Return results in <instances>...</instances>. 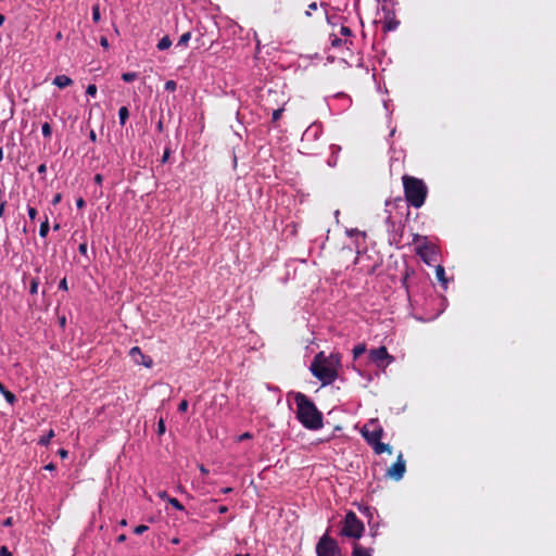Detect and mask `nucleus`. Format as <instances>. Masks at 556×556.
<instances>
[{
    "label": "nucleus",
    "mask_w": 556,
    "mask_h": 556,
    "mask_svg": "<svg viewBox=\"0 0 556 556\" xmlns=\"http://www.w3.org/2000/svg\"><path fill=\"white\" fill-rule=\"evenodd\" d=\"M341 367L340 353H330L326 355L324 351L317 353L309 366L312 375L318 379L323 386L331 384L338 378V371Z\"/></svg>",
    "instance_id": "nucleus-1"
},
{
    "label": "nucleus",
    "mask_w": 556,
    "mask_h": 556,
    "mask_svg": "<svg viewBox=\"0 0 556 556\" xmlns=\"http://www.w3.org/2000/svg\"><path fill=\"white\" fill-rule=\"evenodd\" d=\"M294 401L296 404V418L302 426L308 430L321 429L324 426V417L315 403L301 392L295 394Z\"/></svg>",
    "instance_id": "nucleus-2"
},
{
    "label": "nucleus",
    "mask_w": 556,
    "mask_h": 556,
    "mask_svg": "<svg viewBox=\"0 0 556 556\" xmlns=\"http://www.w3.org/2000/svg\"><path fill=\"white\" fill-rule=\"evenodd\" d=\"M403 191L408 205L420 208L428 197V187L426 182L410 175H403Z\"/></svg>",
    "instance_id": "nucleus-3"
},
{
    "label": "nucleus",
    "mask_w": 556,
    "mask_h": 556,
    "mask_svg": "<svg viewBox=\"0 0 556 556\" xmlns=\"http://www.w3.org/2000/svg\"><path fill=\"white\" fill-rule=\"evenodd\" d=\"M364 532V523L354 511H349L345 515L343 527L341 529V535L359 539Z\"/></svg>",
    "instance_id": "nucleus-4"
},
{
    "label": "nucleus",
    "mask_w": 556,
    "mask_h": 556,
    "mask_svg": "<svg viewBox=\"0 0 556 556\" xmlns=\"http://www.w3.org/2000/svg\"><path fill=\"white\" fill-rule=\"evenodd\" d=\"M315 551L317 556H342L338 542L333 538L329 536L328 533H325L319 539Z\"/></svg>",
    "instance_id": "nucleus-5"
},
{
    "label": "nucleus",
    "mask_w": 556,
    "mask_h": 556,
    "mask_svg": "<svg viewBox=\"0 0 556 556\" xmlns=\"http://www.w3.org/2000/svg\"><path fill=\"white\" fill-rule=\"evenodd\" d=\"M362 435L364 437L366 442L371 446L381 440L383 435V429L381 426L377 424L376 420L371 419L368 424L364 425L362 429Z\"/></svg>",
    "instance_id": "nucleus-6"
},
{
    "label": "nucleus",
    "mask_w": 556,
    "mask_h": 556,
    "mask_svg": "<svg viewBox=\"0 0 556 556\" xmlns=\"http://www.w3.org/2000/svg\"><path fill=\"white\" fill-rule=\"evenodd\" d=\"M369 359L375 363L378 367H386L394 361L386 346H379L369 351Z\"/></svg>",
    "instance_id": "nucleus-7"
},
{
    "label": "nucleus",
    "mask_w": 556,
    "mask_h": 556,
    "mask_svg": "<svg viewBox=\"0 0 556 556\" xmlns=\"http://www.w3.org/2000/svg\"><path fill=\"white\" fill-rule=\"evenodd\" d=\"M406 472V463L403 454L400 453L396 462L387 470L386 476L394 481H400Z\"/></svg>",
    "instance_id": "nucleus-8"
},
{
    "label": "nucleus",
    "mask_w": 556,
    "mask_h": 556,
    "mask_svg": "<svg viewBox=\"0 0 556 556\" xmlns=\"http://www.w3.org/2000/svg\"><path fill=\"white\" fill-rule=\"evenodd\" d=\"M264 101L265 109L269 110L278 105L285 106L288 102V99L286 98L283 91L269 89Z\"/></svg>",
    "instance_id": "nucleus-9"
},
{
    "label": "nucleus",
    "mask_w": 556,
    "mask_h": 556,
    "mask_svg": "<svg viewBox=\"0 0 556 556\" xmlns=\"http://www.w3.org/2000/svg\"><path fill=\"white\" fill-rule=\"evenodd\" d=\"M129 356L137 365H142L147 368H151L153 366L152 358L148 355H144L139 346L131 348L129 351Z\"/></svg>",
    "instance_id": "nucleus-10"
},
{
    "label": "nucleus",
    "mask_w": 556,
    "mask_h": 556,
    "mask_svg": "<svg viewBox=\"0 0 556 556\" xmlns=\"http://www.w3.org/2000/svg\"><path fill=\"white\" fill-rule=\"evenodd\" d=\"M53 84L56 87L63 89V88L71 86L73 84V80L66 75H58L54 77Z\"/></svg>",
    "instance_id": "nucleus-11"
},
{
    "label": "nucleus",
    "mask_w": 556,
    "mask_h": 556,
    "mask_svg": "<svg viewBox=\"0 0 556 556\" xmlns=\"http://www.w3.org/2000/svg\"><path fill=\"white\" fill-rule=\"evenodd\" d=\"M374 452L378 455L382 453L392 454V447L389 444L382 443L381 441L371 445Z\"/></svg>",
    "instance_id": "nucleus-12"
},
{
    "label": "nucleus",
    "mask_w": 556,
    "mask_h": 556,
    "mask_svg": "<svg viewBox=\"0 0 556 556\" xmlns=\"http://www.w3.org/2000/svg\"><path fill=\"white\" fill-rule=\"evenodd\" d=\"M352 556H371L370 551L361 546L359 544H354Z\"/></svg>",
    "instance_id": "nucleus-13"
},
{
    "label": "nucleus",
    "mask_w": 556,
    "mask_h": 556,
    "mask_svg": "<svg viewBox=\"0 0 556 556\" xmlns=\"http://www.w3.org/2000/svg\"><path fill=\"white\" fill-rule=\"evenodd\" d=\"M161 497L166 498L168 504H170L174 508L178 510H185L184 505L177 498L168 497L165 492L161 494Z\"/></svg>",
    "instance_id": "nucleus-14"
},
{
    "label": "nucleus",
    "mask_w": 556,
    "mask_h": 556,
    "mask_svg": "<svg viewBox=\"0 0 556 556\" xmlns=\"http://www.w3.org/2000/svg\"><path fill=\"white\" fill-rule=\"evenodd\" d=\"M54 435H55L54 430L50 429L46 435H42L38 440V444L42 445V446H47L50 443L51 439L54 438Z\"/></svg>",
    "instance_id": "nucleus-15"
},
{
    "label": "nucleus",
    "mask_w": 556,
    "mask_h": 556,
    "mask_svg": "<svg viewBox=\"0 0 556 556\" xmlns=\"http://www.w3.org/2000/svg\"><path fill=\"white\" fill-rule=\"evenodd\" d=\"M118 117L121 126H124L129 117V111L127 106H122L118 110Z\"/></svg>",
    "instance_id": "nucleus-16"
},
{
    "label": "nucleus",
    "mask_w": 556,
    "mask_h": 556,
    "mask_svg": "<svg viewBox=\"0 0 556 556\" xmlns=\"http://www.w3.org/2000/svg\"><path fill=\"white\" fill-rule=\"evenodd\" d=\"M270 110L273 111L271 123L276 124L280 119L285 111V106L278 105L277 108H273Z\"/></svg>",
    "instance_id": "nucleus-17"
},
{
    "label": "nucleus",
    "mask_w": 556,
    "mask_h": 556,
    "mask_svg": "<svg viewBox=\"0 0 556 556\" xmlns=\"http://www.w3.org/2000/svg\"><path fill=\"white\" fill-rule=\"evenodd\" d=\"M170 46H172V40H170L169 36H164L157 42V49L161 51L168 49Z\"/></svg>",
    "instance_id": "nucleus-18"
},
{
    "label": "nucleus",
    "mask_w": 556,
    "mask_h": 556,
    "mask_svg": "<svg viewBox=\"0 0 556 556\" xmlns=\"http://www.w3.org/2000/svg\"><path fill=\"white\" fill-rule=\"evenodd\" d=\"M190 38H191L190 31L182 34L177 42V47L186 48L188 46Z\"/></svg>",
    "instance_id": "nucleus-19"
},
{
    "label": "nucleus",
    "mask_w": 556,
    "mask_h": 556,
    "mask_svg": "<svg viewBox=\"0 0 556 556\" xmlns=\"http://www.w3.org/2000/svg\"><path fill=\"white\" fill-rule=\"evenodd\" d=\"M366 352V345L364 343L357 344L353 349V357L356 359Z\"/></svg>",
    "instance_id": "nucleus-20"
},
{
    "label": "nucleus",
    "mask_w": 556,
    "mask_h": 556,
    "mask_svg": "<svg viewBox=\"0 0 556 556\" xmlns=\"http://www.w3.org/2000/svg\"><path fill=\"white\" fill-rule=\"evenodd\" d=\"M400 22L399 21H395V20H389L387 21L384 24H383V30L384 31H391V30H394L396 29V27L399 26Z\"/></svg>",
    "instance_id": "nucleus-21"
},
{
    "label": "nucleus",
    "mask_w": 556,
    "mask_h": 556,
    "mask_svg": "<svg viewBox=\"0 0 556 556\" xmlns=\"http://www.w3.org/2000/svg\"><path fill=\"white\" fill-rule=\"evenodd\" d=\"M49 229H50L49 222H48V218L46 217L45 222H42L40 225L39 236L41 238H46L48 236Z\"/></svg>",
    "instance_id": "nucleus-22"
},
{
    "label": "nucleus",
    "mask_w": 556,
    "mask_h": 556,
    "mask_svg": "<svg viewBox=\"0 0 556 556\" xmlns=\"http://www.w3.org/2000/svg\"><path fill=\"white\" fill-rule=\"evenodd\" d=\"M137 78H138V73H136V72H128V73H124L122 75V79L125 83H131V81H134Z\"/></svg>",
    "instance_id": "nucleus-23"
},
{
    "label": "nucleus",
    "mask_w": 556,
    "mask_h": 556,
    "mask_svg": "<svg viewBox=\"0 0 556 556\" xmlns=\"http://www.w3.org/2000/svg\"><path fill=\"white\" fill-rule=\"evenodd\" d=\"M2 395L4 396L5 401H7L9 404H11V405H13V404L16 402V396H15V394H13V393H12L11 391H9V390H5V391L2 393Z\"/></svg>",
    "instance_id": "nucleus-24"
},
{
    "label": "nucleus",
    "mask_w": 556,
    "mask_h": 556,
    "mask_svg": "<svg viewBox=\"0 0 556 556\" xmlns=\"http://www.w3.org/2000/svg\"><path fill=\"white\" fill-rule=\"evenodd\" d=\"M100 20H101L100 7H99V4H94L92 7V21L94 23H99Z\"/></svg>",
    "instance_id": "nucleus-25"
},
{
    "label": "nucleus",
    "mask_w": 556,
    "mask_h": 556,
    "mask_svg": "<svg viewBox=\"0 0 556 556\" xmlns=\"http://www.w3.org/2000/svg\"><path fill=\"white\" fill-rule=\"evenodd\" d=\"M435 275H437V278L440 280V281H443V282H446V279H445V270L442 266H437L435 268Z\"/></svg>",
    "instance_id": "nucleus-26"
},
{
    "label": "nucleus",
    "mask_w": 556,
    "mask_h": 556,
    "mask_svg": "<svg viewBox=\"0 0 556 556\" xmlns=\"http://www.w3.org/2000/svg\"><path fill=\"white\" fill-rule=\"evenodd\" d=\"M38 286H39V280L38 278H33L31 281H30V286H29V292L30 294H37L38 292Z\"/></svg>",
    "instance_id": "nucleus-27"
},
{
    "label": "nucleus",
    "mask_w": 556,
    "mask_h": 556,
    "mask_svg": "<svg viewBox=\"0 0 556 556\" xmlns=\"http://www.w3.org/2000/svg\"><path fill=\"white\" fill-rule=\"evenodd\" d=\"M43 137L49 138L52 134V128L49 123H45L41 127Z\"/></svg>",
    "instance_id": "nucleus-28"
},
{
    "label": "nucleus",
    "mask_w": 556,
    "mask_h": 556,
    "mask_svg": "<svg viewBox=\"0 0 556 556\" xmlns=\"http://www.w3.org/2000/svg\"><path fill=\"white\" fill-rule=\"evenodd\" d=\"M416 250H417V254H418L421 258L426 260L427 250H428L427 245H426V244H425V245H419V247H417V249H416Z\"/></svg>",
    "instance_id": "nucleus-29"
},
{
    "label": "nucleus",
    "mask_w": 556,
    "mask_h": 556,
    "mask_svg": "<svg viewBox=\"0 0 556 556\" xmlns=\"http://www.w3.org/2000/svg\"><path fill=\"white\" fill-rule=\"evenodd\" d=\"M176 88H177V84H176V81H174V80H167V81L165 83V90H167V91H172V92H173V91H175V90H176Z\"/></svg>",
    "instance_id": "nucleus-30"
},
{
    "label": "nucleus",
    "mask_w": 556,
    "mask_h": 556,
    "mask_svg": "<svg viewBox=\"0 0 556 556\" xmlns=\"http://www.w3.org/2000/svg\"><path fill=\"white\" fill-rule=\"evenodd\" d=\"M165 421L163 418H161L157 422V434L162 435L165 433Z\"/></svg>",
    "instance_id": "nucleus-31"
},
{
    "label": "nucleus",
    "mask_w": 556,
    "mask_h": 556,
    "mask_svg": "<svg viewBox=\"0 0 556 556\" xmlns=\"http://www.w3.org/2000/svg\"><path fill=\"white\" fill-rule=\"evenodd\" d=\"M148 529H149V527H148V526H146V525H139V526L135 527L134 532H135L136 534L140 535V534L144 533L146 531H148Z\"/></svg>",
    "instance_id": "nucleus-32"
},
{
    "label": "nucleus",
    "mask_w": 556,
    "mask_h": 556,
    "mask_svg": "<svg viewBox=\"0 0 556 556\" xmlns=\"http://www.w3.org/2000/svg\"><path fill=\"white\" fill-rule=\"evenodd\" d=\"M340 34H341L342 36H344V37H351L353 33H352V30H351V28H350V27H348V26H341V28H340Z\"/></svg>",
    "instance_id": "nucleus-33"
},
{
    "label": "nucleus",
    "mask_w": 556,
    "mask_h": 556,
    "mask_svg": "<svg viewBox=\"0 0 556 556\" xmlns=\"http://www.w3.org/2000/svg\"><path fill=\"white\" fill-rule=\"evenodd\" d=\"M86 93L90 97H94L97 94V86L96 85H89L86 89Z\"/></svg>",
    "instance_id": "nucleus-34"
},
{
    "label": "nucleus",
    "mask_w": 556,
    "mask_h": 556,
    "mask_svg": "<svg viewBox=\"0 0 556 556\" xmlns=\"http://www.w3.org/2000/svg\"><path fill=\"white\" fill-rule=\"evenodd\" d=\"M188 407H189V404H188V401L187 400H182L179 405H178V410L180 413H185L188 410Z\"/></svg>",
    "instance_id": "nucleus-35"
},
{
    "label": "nucleus",
    "mask_w": 556,
    "mask_h": 556,
    "mask_svg": "<svg viewBox=\"0 0 556 556\" xmlns=\"http://www.w3.org/2000/svg\"><path fill=\"white\" fill-rule=\"evenodd\" d=\"M28 217L34 220L38 214L37 210L33 206H28L27 208Z\"/></svg>",
    "instance_id": "nucleus-36"
},
{
    "label": "nucleus",
    "mask_w": 556,
    "mask_h": 556,
    "mask_svg": "<svg viewBox=\"0 0 556 556\" xmlns=\"http://www.w3.org/2000/svg\"><path fill=\"white\" fill-rule=\"evenodd\" d=\"M316 10H317V3L316 2H312L311 4H308V9L305 12L306 16H311L312 15V11H316Z\"/></svg>",
    "instance_id": "nucleus-37"
},
{
    "label": "nucleus",
    "mask_w": 556,
    "mask_h": 556,
    "mask_svg": "<svg viewBox=\"0 0 556 556\" xmlns=\"http://www.w3.org/2000/svg\"><path fill=\"white\" fill-rule=\"evenodd\" d=\"M78 251L81 255L87 256V242L86 241L79 244Z\"/></svg>",
    "instance_id": "nucleus-38"
},
{
    "label": "nucleus",
    "mask_w": 556,
    "mask_h": 556,
    "mask_svg": "<svg viewBox=\"0 0 556 556\" xmlns=\"http://www.w3.org/2000/svg\"><path fill=\"white\" fill-rule=\"evenodd\" d=\"M59 289L60 290H63V291H67L68 290V285H67V280L66 278H63L60 283H59Z\"/></svg>",
    "instance_id": "nucleus-39"
},
{
    "label": "nucleus",
    "mask_w": 556,
    "mask_h": 556,
    "mask_svg": "<svg viewBox=\"0 0 556 556\" xmlns=\"http://www.w3.org/2000/svg\"><path fill=\"white\" fill-rule=\"evenodd\" d=\"M169 155H170V149L166 148L164 153H163L161 162L162 163H166L168 161Z\"/></svg>",
    "instance_id": "nucleus-40"
},
{
    "label": "nucleus",
    "mask_w": 556,
    "mask_h": 556,
    "mask_svg": "<svg viewBox=\"0 0 556 556\" xmlns=\"http://www.w3.org/2000/svg\"><path fill=\"white\" fill-rule=\"evenodd\" d=\"M0 556H12V553L9 551L7 546H1Z\"/></svg>",
    "instance_id": "nucleus-41"
},
{
    "label": "nucleus",
    "mask_w": 556,
    "mask_h": 556,
    "mask_svg": "<svg viewBox=\"0 0 556 556\" xmlns=\"http://www.w3.org/2000/svg\"><path fill=\"white\" fill-rule=\"evenodd\" d=\"M342 43H343L342 39H340L338 37H334L331 40V46L334 47V48L342 46Z\"/></svg>",
    "instance_id": "nucleus-42"
},
{
    "label": "nucleus",
    "mask_w": 556,
    "mask_h": 556,
    "mask_svg": "<svg viewBox=\"0 0 556 556\" xmlns=\"http://www.w3.org/2000/svg\"><path fill=\"white\" fill-rule=\"evenodd\" d=\"M100 45L101 47H103L104 49H109V40L105 36H102L100 38Z\"/></svg>",
    "instance_id": "nucleus-43"
},
{
    "label": "nucleus",
    "mask_w": 556,
    "mask_h": 556,
    "mask_svg": "<svg viewBox=\"0 0 556 556\" xmlns=\"http://www.w3.org/2000/svg\"><path fill=\"white\" fill-rule=\"evenodd\" d=\"M62 200V194L61 193H56L53 199H52V204L53 205H58Z\"/></svg>",
    "instance_id": "nucleus-44"
},
{
    "label": "nucleus",
    "mask_w": 556,
    "mask_h": 556,
    "mask_svg": "<svg viewBox=\"0 0 556 556\" xmlns=\"http://www.w3.org/2000/svg\"><path fill=\"white\" fill-rule=\"evenodd\" d=\"M76 206H77V208H84L86 206L85 200L83 198H78L76 200Z\"/></svg>",
    "instance_id": "nucleus-45"
},
{
    "label": "nucleus",
    "mask_w": 556,
    "mask_h": 556,
    "mask_svg": "<svg viewBox=\"0 0 556 556\" xmlns=\"http://www.w3.org/2000/svg\"><path fill=\"white\" fill-rule=\"evenodd\" d=\"M93 180L97 185H102L103 182V176L101 174H96L93 177Z\"/></svg>",
    "instance_id": "nucleus-46"
},
{
    "label": "nucleus",
    "mask_w": 556,
    "mask_h": 556,
    "mask_svg": "<svg viewBox=\"0 0 556 556\" xmlns=\"http://www.w3.org/2000/svg\"><path fill=\"white\" fill-rule=\"evenodd\" d=\"M252 438V434L250 432H244L242 433L240 437H239V441H243V440H248V439H251Z\"/></svg>",
    "instance_id": "nucleus-47"
},
{
    "label": "nucleus",
    "mask_w": 556,
    "mask_h": 556,
    "mask_svg": "<svg viewBox=\"0 0 556 556\" xmlns=\"http://www.w3.org/2000/svg\"><path fill=\"white\" fill-rule=\"evenodd\" d=\"M5 206H7L5 201L0 202V218L3 216V214L5 212Z\"/></svg>",
    "instance_id": "nucleus-48"
},
{
    "label": "nucleus",
    "mask_w": 556,
    "mask_h": 556,
    "mask_svg": "<svg viewBox=\"0 0 556 556\" xmlns=\"http://www.w3.org/2000/svg\"><path fill=\"white\" fill-rule=\"evenodd\" d=\"M37 170H38V173H39V174H46V172H47V166H46V164H40V165L38 166Z\"/></svg>",
    "instance_id": "nucleus-49"
},
{
    "label": "nucleus",
    "mask_w": 556,
    "mask_h": 556,
    "mask_svg": "<svg viewBox=\"0 0 556 556\" xmlns=\"http://www.w3.org/2000/svg\"><path fill=\"white\" fill-rule=\"evenodd\" d=\"M58 454L62 457V458H66L67 455H68V452L64 448H61L58 451Z\"/></svg>",
    "instance_id": "nucleus-50"
},
{
    "label": "nucleus",
    "mask_w": 556,
    "mask_h": 556,
    "mask_svg": "<svg viewBox=\"0 0 556 556\" xmlns=\"http://www.w3.org/2000/svg\"><path fill=\"white\" fill-rule=\"evenodd\" d=\"M55 468L56 466L53 463H49L48 465L45 466V469L49 471H53L55 470Z\"/></svg>",
    "instance_id": "nucleus-51"
},
{
    "label": "nucleus",
    "mask_w": 556,
    "mask_h": 556,
    "mask_svg": "<svg viewBox=\"0 0 556 556\" xmlns=\"http://www.w3.org/2000/svg\"><path fill=\"white\" fill-rule=\"evenodd\" d=\"M89 138H90V140H91V141H93V142H94V141H97V134H96V131H94V130H90V132H89Z\"/></svg>",
    "instance_id": "nucleus-52"
},
{
    "label": "nucleus",
    "mask_w": 556,
    "mask_h": 556,
    "mask_svg": "<svg viewBox=\"0 0 556 556\" xmlns=\"http://www.w3.org/2000/svg\"><path fill=\"white\" fill-rule=\"evenodd\" d=\"M227 511H228V507L227 506L222 505V506L218 507V513L219 514H225Z\"/></svg>",
    "instance_id": "nucleus-53"
},
{
    "label": "nucleus",
    "mask_w": 556,
    "mask_h": 556,
    "mask_svg": "<svg viewBox=\"0 0 556 556\" xmlns=\"http://www.w3.org/2000/svg\"><path fill=\"white\" fill-rule=\"evenodd\" d=\"M231 491H232V488H229V486L224 488V489H222V490H220V492H222L223 494H228V493H230Z\"/></svg>",
    "instance_id": "nucleus-54"
},
{
    "label": "nucleus",
    "mask_w": 556,
    "mask_h": 556,
    "mask_svg": "<svg viewBox=\"0 0 556 556\" xmlns=\"http://www.w3.org/2000/svg\"><path fill=\"white\" fill-rule=\"evenodd\" d=\"M116 540H117L118 543H122V542H124L126 540V535L125 534H121V535L117 536Z\"/></svg>",
    "instance_id": "nucleus-55"
},
{
    "label": "nucleus",
    "mask_w": 556,
    "mask_h": 556,
    "mask_svg": "<svg viewBox=\"0 0 556 556\" xmlns=\"http://www.w3.org/2000/svg\"><path fill=\"white\" fill-rule=\"evenodd\" d=\"M12 525V519L11 518H7L4 521H3V526H11Z\"/></svg>",
    "instance_id": "nucleus-56"
},
{
    "label": "nucleus",
    "mask_w": 556,
    "mask_h": 556,
    "mask_svg": "<svg viewBox=\"0 0 556 556\" xmlns=\"http://www.w3.org/2000/svg\"><path fill=\"white\" fill-rule=\"evenodd\" d=\"M156 128L159 131H163V122L162 121H159Z\"/></svg>",
    "instance_id": "nucleus-57"
},
{
    "label": "nucleus",
    "mask_w": 556,
    "mask_h": 556,
    "mask_svg": "<svg viewBox=\"0 0 556 556\" xmlns=\"http://www.w3.org/2000/svg\"><path fill=\"white\" fill-rule=\"evenodd\" d=\"M170 542H172L173 544H179L180 540H179L178 538H173V539L170 540Z\"/></svg>",
    "instance_id": "nucleus-58"
},
{
    "label": "nucleus",
    "mask_w": 556,
    "mask_h": 556,
    "mask_svg": "<svg viewBox=\"0 0 556 556\" xmlns=\"http://www.w3.org/2000/svg\"><path fill=\"white\" fill-rule=\"evenodd\" d=\"M5 387L2 382H0V393L2 394L5 391Z\"/></svg>",
    "instance_id": "nucleus-59"
},
{
    "label": "nucleus",
    "mask_w": 556,
    "mask_h": 556,
    "mask_svg": "<svg viewBox=\"0 0 556 556\" xmlns=\"http://www.w3.org/2000/svg\"><path fill=\"white\" fill-rule=\"evenodd\" d=\"M4 15L3 14H0V27L2 26V24L4 23Z\"/></svg>",
    "instance_id": "nucleus-60"
},
{
    "label": "nucleus",
    "mask_w": 556,
    "mask_h": 556,
    "mask_svg": "<svg viewBox=\"0 0 556 556\" xmlns=\"http://www.w3.org/2000/svg\"><path fill=\"white\" fill-rule=\"evenodd\" d=\"M119 525H121L122 527H125V526L127 525V521H126L125 519H122V520H121V522H119Z\"/></svg>",
    "instance_id": "nucleus-61"
},
{
    "label": "nucleus",
    "mask_w": 556,
    "mask_h": 556,
    "mask_svg": "<svg viewBox=\"0 0 556 556\" xmlns=\"http://www.w3.org/2000/svg\"><path fill=\"white\" fill-rule=\"evenodd\" d=\"M407 277H408V270H406V273H405V276H404V278H403V283H405V282H406Z\"/></svg>",
    "instance_id": "nucleus-62"
},
{
    "label": "nucleus",
    "mask_w": 556,
    "mask_h": 556,
    "mask_svg": "<svg viewBox=\"0 0 556 556\" xmlns=\"http://www.w3.org/2000/svg\"><path fill=\"white\" fill-rule=\"evenodd\" d=\"M53 229H54V230H59V229H60V224H55V225L53 226Z\"/></svg>",
    "instance_id": "nucleus-63"
},
{
    "label": "nucleus",
    "mask_w": 556,
    "mask_h": 556,
    "mask_svg": "<svg viewBox=\"0 0 556 556\" xmlns=\"http://www.w3.org/2000/svg\"><path fill=\"white\" fill-rule=\"evenodd\" d=\"M235 556H251V555H250V554H244V555H242V554H236Z\"/></svg>",
    "instance_id": "nucleus-64"
}]
</instances>
